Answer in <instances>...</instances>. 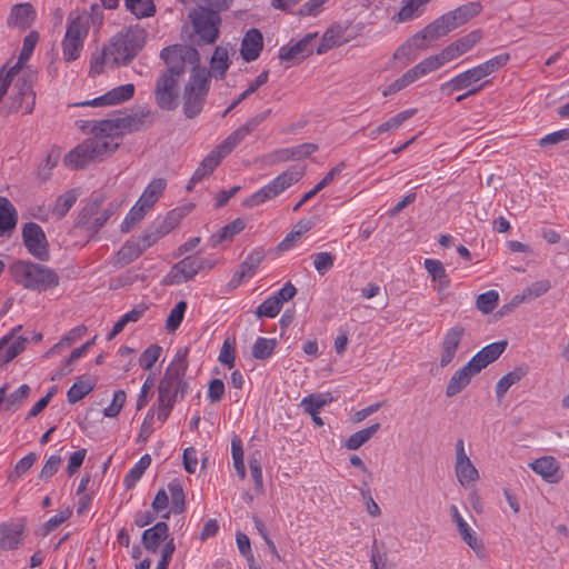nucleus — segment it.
Wrapping results in <instances>:
<instances>
[{
  "label": "nucleus",
  "mask_w": 569,
  "mask_h": 569,
  "mask_svg": "<svg viewBox=\"0 0 569 569\" xmlns=\"http://www.w3.org/2000/svg\"><path fill=\"white\" fill-rule=\"evenodd\" d=\"M148 116L149 113L128 114L92 121L90 129L92 137L84 139L70 150L64 156V164L78 170L104 161L118 150L122 136L146 128Z\"/></svg>",
  "instance_id": "1"
},
{
  "label": "nucleus",
  "mask_w": 569,
  "mask_h": 569,
  "mask_svg": "<svg viewBox=\"0 0 569 569\" xmlns=\"http://www.w3.org/2000/svg\"><path fill=\"white\" fill-rule=\"evenodd\" d=\"M481 9L482 7L479 2H468L449 11L400 46L393 53V58L410 57L415 50L425 49L428 41L446 36L459 26L465 24L478 16Z\"/></svg>",
  "instance_id": "2"
},
{
  "label": "nucleus",
  "mask_w": 569,
  "mask_h": 569,
  "mask_svg": "<svg viewBox=\"0 0 569 569\" xmlns=\"http://www.w3.org/2000/svg\"><path fill=\"white\" fill-rule=\"evenodd\" d=\"M187 357L188 348H179L159 382L157 418L162 422L169 417L178 396L183 398L187 393L188 382L184 379L188 369Z\"/></svg>",
  "instance_id": "3"
},
{
  "label": "nucleus",
  "mask_w": 569,
  "mask_h": 569,
  "mask_svg": "<svg viewBox=\"0 0 569 569\" xmlns=\"http://www.w3.org/2000/svg\"><path fill=\"white\" fill-rule=\"evenodd\" d=\"M10 272L17 283L30 290L44 291L59 284V276L52 269L30 261H17Z\"/></svg>",
  "instance_id": "4"
},
{
  "label": "nucleus",
  "mask_w": 569,
  "mask_h": 569,
  "mask_svg": "<svg viewBox=\"0 0 569 569\" xmlns=\"http://www.w3.org/2000/svg\"><path fill=\"white\" fill-rule=\"evenodd\" d=\"M160 58L166 64L163 73L171 76L181 81L184 74L190 70L194 73L200 67V53L191 46L172 44L160 51Z\"/></svg>",
  "instance_id": "5"
},
{
  "label": "nucleus",
  "mask_w": 569,
  "mask_h": 569,
  "mask_svg": "<svg viewBox=\"0 0 569 569\" xmlns=\"http://www.w3.org/2000/svg\"><path fill=\"white\" fill-rule=\"evenodd\" d=\"M210 82L211 73L207 68L197 69L194 73H190L182 96V110L188 119L196 118L202 111Z\"/></svg>",
  "instance_id": "6"
},
{
  "label": "nucleus",
  "mask_w": 569,
  "mask_h": 569,
  "mask_svg": "<svg viewBox=\"0 0 569 569\" xmlns=\"http://www.w3.org/2000/svg\"><path fill=\"white\" fill-rule=\"evenodd\" d=\"M144 46V32L129 29L112 38L110 46L104 48V58L111 67L129 63Z\"/></svg>",
  "instance_id": "7"
},
{
  "label": "nucleus",
  "mask_w": 569,
  "mask_h": 569,
  "mask_svg": "<svg viewBox=\"0 0 569 569\" xmlns=\"http://www.w3.org/2000/svg\"><path fill=\"white\" fill-rule=\"evenodd\" d=\"M37 81V72L30 68L20 71L13 82L11 96V110L13 112L21 111L23 114H31L36 106L34 84Z\"/></svg>",
  "instance_id": "8"
},
{
  "label": "nucleus",
  "mask_w": 569,
  "mask_h": 569,
  "mask_svg": "<svg viewBox=\"0 0 569 569\" xmlns=\"http://www.w3.org/2000/svg\"><path fill=\"white\" fill-rule=\"evenodd\" d=\"M188 17L191 21L194 34L198 37L197 40H192L194 43L211 44L217 41L221 22L218 11L199 6L193 8Z\"/></svg>",
  "instance_id": "9"
},
{
  "label": "nucleus",
  "mask_w": 569,
  "mask_h": 569,
  "mask_svg": "<svg viewBox=\"0 0 569 569\" xmlns=\"http://www.w3.org/2000/svg\"><path fill=\"white\" fill-rule=\"evenodd\" d=\"M303 176L302 170L288 169L271 180L268 184L259 189L257 192L246 198L242 202L246 208H253L274 199L284 190L298 182Z\"/></svg>",
  "instance_id": "10"
},
{
  "label": "nucleus",
  "mask_w": 569,
  "mask_h": 569,
  "mask_svg": "<svg viewBox=\"0 0 569 569\" xmlns=\"http://www.w3.org/2000/svg\"><path fill=\"white\" fill-rule=\"evenodd\" d=\"M103 202L104 197L102 194L92 197L79 211L76 219V227L86 229L91 233H97L119 207L118 204L110 203L108 208L100 210Z\"/></svg>",
  "instance_id": "11"
},
{
  "label": "nucleus",
  "mask_w": 569,
  "mask_h": 569,
  "mask_svg": "<svg viewBox=\"0 0 569 569\" xmlns=\"http://www.w3.org/2000/svg\"><path fill=\"white\" fill-rule=\"evenodd\" d=\"M88 31L89 24L87 19L80 16H69L66 34L62 40V53L67 62L74 61L80 57Z\"/></svg>",
  "instance_id": "12"
},
{
  "label": "nucleus",
  "mask_w": 569,
  "mask_h": 569,
  "mask_svg": "<svg viewBox=\"0 0 569 569\" xmlns=\"http://www.w3.org/2000/svg\"><path fill=\"white\" fill-rule=\"evenodd\" d=\"M213 267L214 261L191 254L171 267L164 282L167 284H181L192 280L199 272L209 271Z\"/></svg>",
  "instance_id": "13"
},
{
  "label": "nucleus",
  "mask_w": 569,
  "mask_h": 569,
  "mask_svg": "<svg viewBox=\"0 0 569 569\" xmlns=\"http://www.w3.org/2000/svg\"><path fill=\"white\" fill-rule=\"evenodd\" d=\"M180 80L160 72L154 83V101L161 110L170 111L177 108Z\"/></svg>",
  "instance_id": "14"
},
{
  "label": "nucleus",
  "mask_w": 569,
  "mask_h": 569,
  "mask_svg": "<svg viewBox=\"0 0 569 569\" xmlns=\"http://www.w3.org/2000/svg\"><path fill=\"white\" fill-rule=\"evenodd\" d=\"M23 244L37 259L47 261L50 257L49 244L42 228L36 222H27L22 227Z\"/></svg>",
  "instance_id": "15"
},
{
  "label": "nucleus",
  "mask_w": 569,
  "mask_h": 569,
  "mask_svg": "<svg viewBox=\"0 0 569 569\" xmlns=\"http://www.w3.org/2000/svg\"><path fill=\"white\" fill-rule=\"evenodd\" d=\"M466 336V329L461 325L450 327L443 335L440 343L439 366L448 367L457 356L460 345Z\"/></svg>",
  "instance_id": "16"
},
{
  "label": "nucleus",
  "mask_w": 569,
  "mask_h": 569,
  "mask_svg": "<svg viewBox=\"0 0 569 569\" xmlns=\"http://www.w3.org/2000/svg\"><path fill=\"white\" fill-rule=\"evenodd\" d=\"M317 36V33H308L295 44L288 48H281L279 51V59L281 61H303L306 58L312 54Z\"/></svg>",
  "instance_id": "17"
},
{
  "label": "nucleus",
  "mask_w": 569,
  "mask_h": 569,
  "mask_svg": "<svg viewBox=\"0 0 569 569\" xmlns=\"http://www.w3.org/2000/svg\"><path fill=\"white\" fill-rule=\"evenodd\" d=\"M134 94V86L127 83L113 88L101 97L81 102L82 107L114 106L131 99Z\"/></svg>",
  "instance_id": "18"
},
{
  "label": "nucleus",
  "mask_w": 569,
  "mask_h": 569,
  "mask_svg": "<svg viewBox=\"0 0 569 569\" xmlns=\"http://www.w3.org/2000/svg\"><path fill=\"white\" fill-rule=\"evenodd\" d=\"M486 78L479 66L468 69L440 86V92L451 94Z\"/></svg>",
  "instance_id": "19"
},
{
  "label": "nucleus",
  "mask_w": 569,
  "mask_h": 569,
  "mask_svg": "<svg viewBox=\"0 0 569 569\" xmlns=\"http://www.w3.org/2000/svg\"><path fill=\"white\" fill-rule=\"evenodd\" d=\"M480 371L468 361L463 367L458 369L450 378L446 387V396L452 398L460 393L471 381L472 377L478 375Z\"/></svg>",
  "instance_id": "20"
},
{
  "label": "nucleus",
  "mask_w": 569,
  "mask_h": 569,
  "mask_svg": "<svg viewBox=\"0 0 569 569\" xmlns=\"http://www.w3.org/2000/svg\"><path fill=\"white\" fill-rule=\"evenodd\" d=\"M19 330H21V326L13 328L9 335L0 339V359L3 363L13 360L26 348L27 338L18 337L14 339Z\"/></svg>",
  "instance_id": "21"
},
{
  "label": "nucleus",
  "mask_w": 569,
  "mask_h": 569,
  "mask_svg": "<svg viewBox=\"0 0 569 569\" xmlns=\"http://www.w3.org/2000/svg\"><path fill=\"white\" fill-rule=\"evenodd\" d=\"M169 539L168 523L159 521L153 527L143 531L141 542L147 551L156 553L161 543H166Z\"/></svg>",
  "instance_id": "22"
},
{
  "label": "nucleus",
  "mask_w": 569,
  "mask_h": 569,
  "mask_svg": "<svg viewBox=\"0 0 569 569\" xmlns=\"http://www.w3.org/2000/svg\"><path fill=\"white\" fill-rule=\"evenodd\" d=\"M507 346V340L492 342L478 351L469 361L475 365L479 371H481L487 366L496 361L503 353Z\"/></svg>",
  "instance_id": "23"
},
{
  "label": "nucleus",
  "mask_w": 569,
  "mask_h": 569,
  "mask_svg": "<svg viewBox=\"0 0 569 569\" xmlns=\"http://www.w3.org/2000/svg\"><path fill=\"white\" fill-rule=\"evenodd\" d=\"M262 48V33L256 28L248 30L242 39L240 49L243 60L247 62L254 61L259 57Z\"/></svg>",
  "instance_id": "24"
},
{
  "label": "nucleus",
  "mask_w": 569,
  "mask_h": 569,
  "mask_svg": "<svg viewBox=\"0 0 569 569\" xmlns=\"http://www.w3.org/2000/svg\"><path fill=\"white\" fill-rule=\"evenodd\" d=\"M36 19V10L31 3L24 2L14 4L8 17V24L27 29L29 28Z\"/></svg>",
  "instance_id": "25"
},
{
  "label": "nucleus",
  "mask_w": 569,
  "mask_h": 569,
  "mask_svg": "<svg viewBox=\"0 0 569 569\" xmlns=\"http://www.w3.org/2000/svg\"><path fill=\"white\" fill-rule=\"evenodd\" d=\"M347 29V27L341 24H335L327 29L322 36L320 44L317 48V53L322 54L332 48L340 47L348 42L349 39L346 37Z\"/></svg>",
  "instance_id": "26"
},
{
  "label": "nucleus",
  "mask_w": 569,
  "mask_h": 569,
  "mask_svg": "<svg viewBox=\"0 0 569 569\" xmlns=\"http://www.w3.org/2000/svg\"><path fill=\"white\" fill-rule=\"evenodd\" d=\"M318 150V146L315 143L306 142L290 148H283L274 152L277 161H299L308 158L315 151Z\"/></svg>",
  "instance_id": "27"
},
{
  "label": "nucleus",
  "mask_w": 569,
  "mask_h": 569,
  "mask_svg": "<svg viewBox=\"0 0 569 569\" xmlns=\"http://www.w3.org/2000/svg\"><path fill=\"white\" fill-rule=\"evenodd\" d=\"M531 468L550 483H556L561 479L559 463L553 457H541L531 463Z\"/></svg>",
  "instance_id": "28"
},
{
  "label": "nucleus",
  "mask_w": 569,
  "mask_h": 569,
  "mask_svg": "<svg viewBox=\"0 0 569 569\" xmlns=\"http://www.w3.org/2000/svg\"><path fill=\"white\" fill-rule=\"evenodd\" d=\"M23 527L16 522H3L0 525V548L13 550L21 542Z\"/></svg>",
  "instance_id": "29"
},
{
  "label": "nucleus",
  "mask_w": 569,
  "mask_h": 569,
  "mask_svg": "<svg viewBox=\"0 0 569 569\" xmlns=\"http://www.w3.org/2000/svg\"><path fill=\"white\" fill-rule=\"evenodd\" d=\"M17 210L10 200L0 197V237L10 233L17 226Z\"/></svg>",
  "instance_id": "30"
},
{
  "label": "nucleus",
  "mask_w": 569,
  "mask_h": 569,
  "mask_svg": "<svg viewBox=\"0 0 569 569\" xmlns=\"http://www.w3.org/2000/svg\"><path fill=\"white\" fill-rule=\"evenodd\" d=\"M142 252L140 242L127 241L113 257L112 263L116 268H122L139 258Z\"/></svg>",
  "instance_id": "31"
},
{
  "label": "nucleus",
  "mask_w": 569,
  "mask_h": 569,
  "mask_svg": "<svg viewBox=\"0 0 569 569\" xmlns=\"http://www.w3.org/2000/svg\"><path fill=\"white\" fill-rule=\"evenodd\" d=\"M166 180L162 178L153 179L143 190L142 194L138 199V202L142 204V207L152 209L157 201L162 196L166 189Z\"/></svg>",
  "instance_id": "32"
},
{
  "label": "nucleus",
  "mask_w": 569,
  "mask_h": 569,
  "mask_svg": "<svg viewBox=\"0 0 569 569\" xmlns=\"http://www.w3.org/2000/svg\"><path fill=\"white\" fill-rule=\"evenodd\" d=\"M263 259L264 251L262 249L253 250L241 263V270L234 274L231 283H239L244 277H251Z\"/></svg>",
  "instance_id": "33"
},
{
  "label": "nucleus",
  "mask_w": 569,
  "mask_h": 569,
  "mask_svg": "<svg viewBox=\"0 0 569 569\" xmlns=\"http://www.w3.org/2000/svg\"><path fill=\"white\" fill-rule=\"evenodd\" d=\"M230 61L228 57V50L223 47L218 46L210 61V73L217 79H223L227 70L229 69Z\"/></svg>",
  "instance_id": "34"
},
{
  "label": "nucleus",
  "mask_w": 569,
  "mask_h": 569,
  "mask_svg": "<svg viewBox=\"0 0 569 569\" xmlns=\"http://www.w3.org/2000/svg\"><path fill=\"white\" fill-rule=\"evenodd\" d=\"M313 227V222L310 219L299 220L291 231L284 237V239L278 244L280 251L289 250L296 241H298L302 234L308 232Z\"/></svg>",
  "instance_id": "35"
},
{
  "label": "nucleus",
  "mask_w": 569,
  "mask_h": 569,
  "mask_svg": "<svg viewBox=\"0 0 569 569\" xmlns=\"http://www.w3.org/2000/svg\"><path fill=\"white\" fill-rule=\"evenodd\" d=\"M38 41L39 33L37 31H31L29 34L24 37L23 46L18 57V60L12 67H10L12 70L19 73L20 71H23L26 69L23 68V66L30 59Z\"/></svg>",
  "instance_id": "36"
},
{
  "label": "nucleus",
  "mask_w": 569,
  "mask_h": 569,
  "mask_svg": "<svg viewBox=\"0 0 569 569\" xmlns=\"http://www.w3.org/2000/svg\"><path fill=\"white\" fill-rule=\"evenodd\" d=\"M527 375V368L517 367L512 371H509L502 376L496 385V395L501 399L508 389L515 383L519 382Z\"/></svg>",
  "instance_id": "37"
},
{
  "label": "nucleus",
  "mask_w": 569,
  "mask_h": 569,
  "mask_svg": "<svg viewBox=\"0 0 569 569\" xmlns=\"http://www.w3.org/2000/svg\"><path fill=\"white\" fill-rule=\"evenodd\" d=\"M455 472L462 487H468L479 479V472L470 459L455 463Z\"/></svg>",
  "instance_id": "38"
},
{
  "label": "nucleus",
  "mask_w": 569,
  "mask_h": 569,
  "mask_svg": "<svg viewBox=\"0 0 569 569\" xmlns=\"http://www.w3.org/2000/svg\"><path fill=\"white\" fill-rule=\"evenodd\" d=\"M381 428L379 422L373 423L362 430L352 433L346 441V448L348 450H357L362 445L368 442Z\"/></svg>",
  "instance_id": "39"
},
{
  "label": "nucleus",
  "mask_w": 569,
  "mask_h": 569,
  "mask_svg": "<svg viewBox=\"0 0 569 569\" xmlns=\"http://www.w3.org/2000/svg\"><path fill=\"white\" fill-rule=\"evenodd\" d=\"M78 196L79 194L76 189H70L63 194L59 196L51 209V213L56 218L62 219L76 203Z\"/></svg>",
  "instance_id": "40"
},
{
  "label": "nucleus",
  "mask_w": 569,
  "mask_h": 569,
  "mask_svg": "<svg viewBox=\"0 0 569 569\" xmlns=\"http://www.w3.org/2000/svg\"><path fill=\"white\" fill-rule=\"evenodd\" d=\"M458 532L461 539L470 549H472L479 559L485 560L488 558V551L483 542L477 537L476 532L469 527V525L460 529Z\"/></svg>",
  "instance_id": "41"
},
{
  "label": "nucleus",
  "mask_w": 569,
  "mask_h": 569,
  "mask_svg": "<svg viewBox=\"0 0 569 569\" xmlns=\"http://www.w3.org/2000/svg\"><path fill=\"white\" fill-rule=\"evenodd\" d=\"M246 228V222L241 218H237L230 223L222 227L219 232L212 234V246H217L223 241L231 240L236 234L240 233Z\"/></svg>",
  "instance_id": "42"
},
{
  "label": "nucleus",
  "mask_w": 569,
  "mask_h": 569,
  "mask_svg": "<svg viewBox=\"0 0 569 569\" xmlns=\"http://www.w3.org/2000/svg\"><path fill=\"white\" fill-rule=\"evenodd\" d=\"M94 388V382L90 379L79 377L67 392L70 403H76L90 393Z\"/></svg>",
  "instance_id": "43"
},
{
  "label": "nucleus",
  "mask_w": 569,
  "mask_h": 569,
  "mask_svg": "<svg viewBox=\"0 0 569 569\" xmlns=\"http://www.w3.org/2000/svg\"><path fill=\"white\" fill-rule=\"evenodd\" d=\"M416 113V109H409L397 113L388 121L381 123L371 131V137L376 138L377 134L398 129L406 120L410 119Z\"/></svg>",
  "instance_id": "44"
},
{
  "label": "nucleus",
  "mask_w": 569,
  "mask_h": 569,
  "mask_svg": "<svg viewBox=\"0 0 569 569\" xmlns=\"http://www.w3.org/2000/svg\"><path fill=\"white\" fill-rule=\"evenodd\" d=\"M151 463L150 455H143L139 461L129 470L124 477V486L127 489H131L136 486L139 479L143 476L144 471Z\"/></svg>",
  "instance_id": "45"
},
{
  "label": "nucleus",
  "mask_w": 569,
  "mask_h": 569,
  "mask_svg": "<svg viewBox=\"0 0 569 569\" xmlns=\"http://www.w3.org/2000/svg\"><path fill=\"white\" fill-rule=\"evenodd\" d=\"M149 210L150 209L142 207V204L137 201L136 204L129 210L128 214L124 217L121 223V231L129 232L132 228H134L143 220Z\"/></svg>",
  "instance_id": "46"
},
{
  "label": "nucleus",
  "mask_w": 569,
  "mask_h": 569,
  "mask_svg": "<svg viewBox=\"0 0 569 569\" xmlns=\"http://www.w3.org/2000/svg\"><path fill=\"white\" fill-rule=\"evenodd\" d=\"M234 148L226 146V139L218 144L209 154L201 161L203 167H207L211 172L220 164L221 160L228 156Z\"/></svg>",
  "instance_id": "47"
},
{
  "label": "nucleus",
  "mask_w": 569,
  "mask_h": 569,
  "mask_svg": "<svg viewBox=\"0 0 569 569\" xmlns=\"http://www.w3.org/2000/svg\"><path fill=\"white\" fill-rule=\"evenodd\" d=\"M168 491L171 499V512L179 515L186 508L184 492L178 480L168 483Z\"/></svg>",
  "instance_id": "48"
},
{
  "label": "nucleus",
  "mask_w": 569,
  "mask_h": 569,
  "mask_svg": "<svg viewBox=\"0 0 569 569\" xmlns=\"http://www.w3.org/2000/svg\"><path fill=\"white\" fill-rule=\"evenodd\" d=\"M442 64L441 60L439 59L438 54L431 56L409 69L411 76L413 77L415 81L419 78L430 73L431 71H435L439 69Z\"/></svg>",
  "instance_id": "49"
},
{
  "label": "nucleus",
  "mask_w": 569,
  "mask_h": 569,
  "mask_svg": "<svg viewBox=\"0 0 569 569\" xmlns=\"http://www.w3.org/2000/svg\"><path fill=\"white\" fill-rule=\"evenodd\" d=\"M124 4L138 18L151 17L156 11L152 0H124Z\"/></svg>",
  "instance_id": "50"
},
{
  "label": "nucleus",
  "mask_w": 569,
  "mask_h": 569,
  "mask_svg": "<svg viewBox=\"0 0 569 569\" xmlns=\"http://www.w3.org/2000/svg\"><path fill=\"white\" fill-rule=\"evenodd\" d=\"M499 302V293L496 290H489L479 295L476 299V308L483 315L492 312Z\"/></svg>",
  "instance_id": "51"
},
{
  "label": "nucleus",
  "mask_w": 569,
  "mask_h": 569,
  "mask_svg": "<svg viewBox=\"0 0 569 569\" xmlns=\"http://www.w3.org/2000/svg\"><path fill=\"white\" fill-rule=\"evenodd\" d=\"M268 77H269V71L268 70H264L262 71L257 78L256 80L248 87V89H246L229 107L228 109L223 112V117L230 112L231 110H233L238 104H240L244 99H247L250 94H252L253 92H256L258 90V88H260L261 86H263L267 81H268Z\"/></svg>",
  "instance_id": "52"
},
{
  "label": "nucleus",
  "mask_w": 569,
  "mask_h": 569,
  "mask_svg": "<svg viewBox=\"0 0 569 569\" xmlns=\"http://www.w3.org/2000/svg\"><path fill=\"white\" fill-rule=\"evenodd\" d=\"M276 345L274 339L259 337L252 346V357L259 360L269 358L273 353Z\"/></svg>",
  "instance_id": "53"
},
{
  "label": "nucleus",
  "mask_w": 569,
  "mask_h": 569,
  "mask_svg": "<svg viewBox=\"0 0 569 569\" xmlns=\"http://www.w3.org/2000/svg\"><path fill=\"white\" fill-rule=\"evenodd\" d=\"M231 452L233 459V467L240 477V479L246 478V467L243 462V449L241 439L238 437H233L231 440Z\"/></svg>",
  "instance_id": "54"
},
{
  "label": "nucleus",
  "mask_w": 569,
  "mask_h": 569,
  "mask_svg": "<svg viewBox=\"0 0 569 569\" xmlns=\"http://www.w3.org/2000/svg\"><path fill=\"white\" fill-rule=\"evenodd\" d=\"M187 310V302L181 300L179 301L173 309L170 311L167 321L166 329L168 332H174L181 325L183 320L184 312Z\"/></svg>",
  "instance_id": "55"
},
{
  "label": "nucleus",
  "mask_w": 569,
  "mask_h": 569,
  "mask_svg": "<svg viewBox=\"0 0 569 569\" xmlns=\"http://www.w3.org/2000/svg\"><path fill=\"white\" fill-rule=\"evenodd\" d=\"M256 128L257 126L252 118L249 119L244 124H242L226 138V146L236 148L244 139V137L252 132Z\"/></svg>",
  "instance_id": "56"
},
{
  "label": "nucleus",
  "mask_w": 569,
  "mask_h": 569,
  "mask_svg": "<svg viewBox=\"0 0 569 569\" xmlns=\"http://www.w3.org/2000/svg\"><path fill=\"white\" fill-rule=\"evenodd\" d=\"M482 39V31L480 29L472 30L468 34L455 41L461 54L470 51Z\"/></svg>",
  "instance_id": "57"
},
{
  "label": "nucleus",
  "mask_w": 569,
  "mask_h": 569,
  "mask_svg": "<svg viewBox=\"0 0 569 569\" xmlns=\"http://www.w3.org/2000/svg\"><path fill=\"white\" fill-rule=\"evenodd\" d=\"M164 233H162L161 229L157 226V223H152L149 226L143 233L139 237L137 242H140L143 251L154 244L160 238H162Z\"/></svg>",
  "instance_id": "58"
},
{
  "label": "nucleus",
  "mask_w": 569,
  "mask_h": 569,
  "mask_svg": "<svg viewBox=\"0 0 569 569\" xmlns=\"http://www.w3.org/2000/svg\"><path fill=\"white\" fill-rule=\"evenodd\" d=\"M427 1L428 0H403L402 7L397 13L395 20L397 22H405L412 19L418 8Z\"/></svg>",
  "instance_id": "59"
},
{
  "label": "nucleus",
  "mask_w": 569,
  "mask_h": 569,
  "mask_svg": "<svg viewBox=\"0 0 569 569\" xmlns=\"http://www.w3.org/2000/svg\"><path fill=\"white\" fill-rule=\"evenodd\" d=\"M162 348L159 345L149 346L139 358V363L144 370H150L161 356Z\"/></svg>",
  "instance_id": "60"
},
{
  "label": "nucleus",
  "mask_w": 569,
  "mask_h": 569,
  "mask_svg": "<svg viewBox=\"0 0 569 569\" xmlns=\"http://www.w3.org/2000/svg\"><path fill=\"white\" fill-rule=\"evenodd\" d=\"M281 308L282 306L279 303V299L271 296L258 306L256 313L260 318H274L280 312Z\"/></svg>",
  "instance_id": "61"
},
{
  "label": "nucleus",
  "mask_w": 569,
  "mask_h": 569,
  "mask_svg": "<svg viewBox=\"0 0 569 569\" xmlns=\"http://www.w3.org/2000/svg\"><path fill=\"white\" fill-rule=\"evenodd\" d=\"M183 218V212L181 209H173L170 212L167 213V216L163 218V220L157 226L161 229L162 233L168 234L171 230L177 228L181 219Z\"/></svg>",
  "instance_id": "62"
},
{
  "label": "nucleus",
  "mask_w": 569,
  "mask_h": 569,
  "mask_svg": "<svg viewBox=\"0 0 569 569\" xmlns=\"http://www.w3.org/2000/svg\"><path fill=\"white\" fill-rule=\"evenodd\" d=\"M509 59V53H501L478 66L482 70L483 74L488 77L502 68Z\"/></svg>",
  "instance_id": "63"
},
{
  "label": "nucleus",
  "mask_w": 569,
  "mask_h": 569,
  "mask_svg": "<svg viewBox=\"0 0 569 569\" xmlns=\"http://www.w3.org/2000/svg\"><path fill=\"white\" fill-rule=\"evenodd\" d=\"M313 266L321 276L327 273L335 263V257L330 252H318L312 256Z\"/></svg>",
  "instance_id": "64"
}]
</instances>
